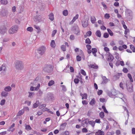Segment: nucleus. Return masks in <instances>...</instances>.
Instances as JSON below:
<instances>
[{"instance_id":"obj_1","label":"nucleus","mask_w":135,"mask_h":135,"mask_svg":"<svg viewBox=\"0 0 135 135\" xmlns=\"http://www.w3.org/2000/svg\"><path fill=\"white\" fill-rule=\"evenodd\" d=\"M18 30V27L17 25L13 26L9 29L8 32L10 34H13L16 33Z\"/></svg>"},{"instance_id":"obj_2","label":"nucleus","mask_w":135,"mask_h":135,"mask_svg":"<svg viewBox=\"0 0 135 135\" xmlns=\"http://www.w3.org/2000/svg\"><path fill=\"white\" fill-rule=\"evenodd\" d=\"M108 95L110 97L112 98H115L116 97L117 93L116 90L113 89L110 91H108L107 92Z\"/></svg>"},{"instance_id":"obj_3","label":"nucleus","mask_w":135,"mask_h":135,"mask_svg":"<svg viewBox=\"0 0 135 135\" xmlns=\"http://www.w3.org/2000/svg\"><path fill=\"white\" fill-rule=\"evenodd\" d=\"M15 65L16 68L19 70H21L23 68V65L21 61H16L15 63Z\"/></svg>"},{"instance_id":"obj_4","label":"nucleus","mask_w":135,"mask_h":135,"mask_svg":"<svg viewBox=\"0 0 135 135\" xmlns=\"http://www.w3.org/2000/svg\"><path fill=\"white\" fill-rule=\"evenodd\" d=\"M46 51V47L44 46H42L37 50L38 53L41 55L44 54Z\"/></svg>"},{"instance_id":"obj_5","label":"nucleus","mask_w":135,"mask_h":135,"mask_svg":"<svg viewBox=\"0 0 135 135\" xmlns=\"http://www.w3.org/2000/svg\"><path fill=\"white\" fill-rule=\"evenodd\" d=\"M80 53L79 55H79H77L76 57V60L78 61H80L81 60V58L83 60H85V56L83 51L81 50H80Z\"/></svg>"},{"instance_id":"obj_6","label":"nucleus","mask_w":135,"mask_h":135,"mask_svg":"<svg viewBox=\"0 0 135 135\" xmlns=\"http://www.w3.org/2000/svg\"><path fill=\"white\" fill-rule=\"evenodd\" d=\"M88 19L85 17L81 21L82 26L84 28L87 27L88 26Z\"/></svg>"},{"instance_id":"obj_7","label":"nucleus","mask_w":135,"mask_h":135,"mask_svg":"<svg viewBox=\"0 0 135 135\" xmlns=\"http://www.w3.org/2000/svg\"><path fill=\"white\" fill-rule=\"evenodd\" d=\"M72 30L76 34H78L80 31L79 27L77 25L74 26L72 28Z\"/></svg>"},{"instance_id":"obj_8","label":"nucleus","mask_w":135,"mask_h":135,"mask_svg":"<svg viewBox=\"0 0 135 135\" xmlns=\"http://www.w3.org/2000/svg\"><path fill=\"white\" fill-rule=\"evenodd\" d=\"M7 29L6 27L3 26L0 27V33L2 35H4L6 32Z\"/></svg>"},{"instance_id":"obj_9","label":"nucleus","mask_w":135,"mask_h":135,"mask_svg":"<svg viewBox=\"0 0 135 135\" xmlns=\"http://www.w3.org/2000/svg\"><path fill=\"white\" fill-rule=\"evenodd\" d=\"M102 80L101 83L102 84H106L110 81V79H109L107 78L105 76H102Z\"/></svg>"},{"instance_id":"obj_10","label":"nucleus","mask_w":135,"mask_h":135,"mask_svg":"<svg viewBox=\"0 0 135 135\" xmlns=\"http://www.w3.org/2000/svg\"><path fill=\"white\" fill-rule=\"evenodd\" d=\"M127 89L129 92H132L133 91V87L132 84L130 83L129 85H128L126 84Z\"/></svg>"},{"instance_id":"obj_11","label":"nucleus","mask_w":135,"mask_h":135,"mask_svg":"<svg viewBox=\"0 0 135 135\" xmlns=\"http://www.w3.org/2000/svg\"><path fill=\"white\" fill-rule=\"evenodd\" d=\"M40 86V84H38L36 87L31 86L30 87V90L31 91H33L34 90L37 91L39 89Z\"/></svg>"},{"instance_id":"obj_12","label":"nucleus","mask_w":135,"mask_h":135,"mask_svg":"<svg viewBox=\"0 0 135 135\" xmlns=\"http://www.w3.org/2000/svg\"><path fill=\"white\" fill-rule=\"evenodd\" d=\"M15 124L13 123L7 129V131L8 132L11 131L12 132H13L15 130V128H13L15 127Z\"/></svg>"},{"instance_id":"obj_13","label":"nucleus","mask_w":135,"mask_h":135,"mask_svg":"<svg viewBox=\"0 0 135 135\" xmlns=\"http://www.w3.org/2000/svg\"><path fill=\"white\" fill-rule=\"evenodd\" d=\"M114 59L113 56L110 54L108 53L107 57V60L108 61H111Z\"/></svg>"},{"instance_id":"obj_14","label":"nucleus","mask_w":135,"mask_h":135,"mask_svg":"<svg viewBox=\"0 0 135 135\" xmlns=\"http://www.w3.org/2000/svg\"><path fill=\"white\" fill-rule=\"evenodd\" d=\"M4 90L6 91L9 92L11 90L12 88L10 86H7L5 87Z\"/></svg>"},{"instance_id":"obj_15","label":"nucleus","mask_w":135,"mask_h":135,"mask_svg":"<svg viewBox=\"0 0 135 135\" xmlns=\"http://www.w3.org/2000/svg\"><path fill=\"white\" fill-rule=\"evenodd\" d=\"M49 19L51 21H53L54 19V15L53 13H50L49 15Z\"/></svg>"},{"instance_id":"obj_16","label":"nucleus","mask_w":135,"mask_h":135,"mask_svg":"<svg viewBox=\"0 0 135 135\" xmlns=\"http://www.w3.org/2000/svg\"><path fill=\"white\" fill-rule=\"evenodd\" d=\"M104 133L103 131H101L100 130H99L95 133L96 135H104Z\"/></svg>"},{"instance_id":"obj_17","label":"nucleus","mask_w":135,"mask_h":135,"mask_svg":"<svg viewBox=\"0 0 135 135\" xmlns=\"http://www.w3.org/2000/svg\"><path fill=\"white\" fill-rule=\"evenodd\" d=\"M8 95V93L7 91H3L2 92L1 95L2 97H7Z\"/></svg>"},{"instance_id":"obj_18","label":"nucleus","mask_w":135,"mask_h":135,"mask_svg":"<svg viewBox=\"0 0 135 135\" xmlns=\"http://www.w3.org/2000/svg\"><path fill=\"white\" fill-rule=\"evenodd\" d=\"M124 95L122 94H119V97L121 98L122 100L124 102H125L126 101V99L124 97Z\"/></svg>"},{"instance_id":"obj_19","label":"nucleus","mask_w":135,"mask_h":135,"mask_svg":"<svg viewBox=\"0 0 135 135\" xmlns=\"http://www.w3.org/2000/svg\"><path fill=\"white\" fill-rule=\"evenodd\" d=\"M89 66L91 68L94 69H97L98 68V66L96 64H91L89 65Z\"/></svg>"},{"instance_id":"obj_20","label":"nucleus","mask_w":135,"mask_h":135,"mask_svg":"<svg viewBox=\"0 0 135 135\" xmlns=\"http://www.w3.org/2000/svg\"><path fill=\"white\" fill-rule=\"evenodd\" d=\"M6 70V65L5 64H3L1 66H0V71L2 70L5 71Z\"/></svg>"},{"instance_id":"obj_21","label":"nucleus","mask_w":135,"mask_h":135,"mask_svg":"<svg viewBox=\"0 0 135 135\" xmlns=\"http://www.w3.org/2000/svg\"><path fill=\"white\" fill-rule=\"evenodd\" d=\"M92 52L94 56H97V55L96 53L97 52V49L95 48H92Z\"/></svg>"},{"instance_id":"obj_22","label":"nucleus","mask_w":135,"mask_h":135,"mask_svg":"<svg viewBox=\"0 0 135 135\" xmlns=\"http://www.w3.org/2000/svg\"><path fill=\"white\" fill-rule=\"evenodd\" d=\"M115 58L118 60H119L120 59V60H121V59L120 58V56L119 55V54L117 52H115Z\"/></svg>"},{"instance_id":"obj_23","label":"nucleus","mask_w":135,"mask_h":135,"mask_svg":"<svg viewBox=\"0 0 135 135\" xmlns=\"http://www.w3.org/2000/svg\"><path fill=\"white\" fill-rule=\"evenodd\" d=\"M46 68L49 70H52L53 68V66L50 65H46Z\"/></svg>"},{"instance_id":"obj_24","label":"nucleus","mask_w":135,"mask_h":135,"mask_svg":"<svg viewBox=\"0 0 135 135\" xmlns=\"http://www.w3.org/2000/svg\"><path fill=\"white\" fill-rule=\"evenodd\" d=\"M96 21V19L94 16H93L91 17V21L92 23H94Z\"/></svg>"},{"instance_id":"obj_25","label":"nucleus","mask_w":135,"mask_h":135,"mask_svg":"<svg viewBox=\"0 0 135 135\" xmlns=\"http://www.w3.org/2000/svg\"><path fill=\"white\" fill-rule=\"evenodd\" d=\"M50 46L52 48H54L55 46V43L54 40H51L50 43Z\"/></svg>"},{"instance_id":"obj_26","label":"nucleus","mask_w":135,"mask_h":135,"mask_svg":"<svg viewBox=\"0 0 135 135\" xmlns=\"http://www.w3.org/2000/svg\"><path fill=\"white\" fill-rule=\"evenodd\" d=\"M25 129L29 131L31 130L32 129L31 126L29 125L25 124Z\"/></svg>"},{"instance_id":"obj_27","label":"nucleus","mask_w":135,"mask_h":135,"mask_svg":"<svg viewBox=\"0 0 135 135\" xmlns=\"http://www.w3.org/2000/svg\"><path fill=\"white\" fill-rule=\"evenodd\" d=\"M78 17L79 15L78 14H76L75 16L73 17V19L71 21V22L73 23L74 22L75 20L78 18Z\"/></svg>"},{"instance_id":"obj_28","label":"nucleus","mask_w":135,"mask_h":135,"mask_svg":"<svg viewBox=\"0 0 135 135\" xmlns=\"http://www.w3.org/2000/svg\"><path fill=\"white\" fill-rule=\"evenodd\" d=\"M50 95V94L49 93H48L45 95L44 98L45 100H46L47 99H49Z\"/></svg>"},{"instance_id":"obj_29","label":"nucleus","mask_w":135,"mask_h":135,"mask_svg":"<svg viewBox=\"0 0 135 135\" xmlns=\"http://www.w3.org/2000/svg\"><path fill=\"white\" fill-rule=\"evenodd\" d=\"M96 35L98 37H100L101 36V33L99 30H97L95 33Z\"/></svg>"},{"instance_id":"obj_30","label":"nucleus","mask_w":135,"mask_h":135,"mask_svg":"<svg viewBox=\"0 0 135 135\" xmlns=\"http://www.w3.org/2000/svg\"><path fill=\"white\" fill-rule=\"evenodd\" d=\"M80 95L82 97V99H86L87 97V95L86 93H84L83 94H81Z\"/></svg>"},{"instance_id":"obj_31","label":"nucleus","mask_w":135,"mask_h":135,"mask_svg":"<svg viewBox=\"0 0 135 135\" xmlns=\"http://www.w3.org/2000/svg\"><path fill=\"white\" fill-rule=\"evenodd\" d=\"M68 11L66 9L64 10L62 12L63 15L65 16H67L68 15Z\"/></svg>"},{"instance_id":"obj_32","label":"nucleus","mask_w":135,"mask_h":135,"mask_svg":"<svg viewBox=\"0 0 135 135\" xmlns=\"http://www.w3.org/2000/svg\"><path fill=\"white\" fill-rule=\"evenodd\" d=\"M39 104V102L38 101H36L33 104V108L37 107Z\"/></svg>"},{"instance_id":"obj_33","label":"nucleus","mask_w":135,"mask_h":135,"mask_svg":"<svg viewBox=\"0 0 135 135\" xmlns=\"http://www.w3.org/2000/svg\"><path fill=\"white\" fill-rule=\"evenodd\" d=\"M95 102L94 98H93L90 102V104L92 105H93L95 104Z\"/></svg>"},{"instance_id":"obj_34","label":"nucleus","mask_w":135,"mask_h":135,"mask_svg":"<svg viewBox=\"0 0 135 135\" xmlns=\"http://www.w3.org/2000/svg\"><path fill=\"white\" fill-rule=\"evenodd\" d=\"M28 93L29 95L28 97L30 98H32L35 94L34 93L32 92H29Z\"/></svg>"},{"instance_id":"obj_35","label":"nucleus","mask_w":135,"mask_h":135,"mask_svg":"<svg viewBox=\"0 0 135 135\" xmlns=\"http://www.w3.org/2000/svg\"><path fill=\"white\" fill-rule=\"evenodd\" d=\"M54 81L52 80L50 81L48 83V85L49 86H51L53 85L54 84Z\"/></svg>"},{"instance_id":"obj_36","label":"nucleus","mask_w":135,"mask_h":135,"mask_svg":"<svg viewBox=\"0 0 135 135\" xmlns=\"http://www.w3.org/2000/svg\"><path fill=\"white\" fill-rule=\"evenodd\" d=\"M1 3L3 4H6L8 3L7 0H1Z\"/></svg>"},{"instance_id":"obj_37","label":"nucleus","mask_w":135,"mask_h":135,"mask_svg":"<svg viewBox=\"0 0 135 135\" xmlns=\"http://www.w3.org/2000/svg\"><path fill=\"white\" fill-rule=\"evenodd\" d=\"M61 50L64 51H66V46L65 45H61Z\"/></svg>"},{"instance_id":"obj_38","label":"nucleus","mask_w":135,"mask_h":135,"mask_svg":"<svg viewBox=\"0 0 135 135\" xmlns=\"http://www.w3.org/2000/svg\"><path fill=\"white\" fill-rule=\"evenodd\" d=\"M35 28L37 30V33H39L41 31L40 29L39 26L36 25H34Z\"/></svg>"},{"instance_id":"obj_39","label":"nucleus","mask_w":135,"mask_h":135,"mask_svg":"<svg viewBox=\"0 0 135 135\" xmlns=\"http://www.w3.org/2000/svg\"><path fill=\"white\" fill-rule=\"evenodd\" d=\"M27 30L30 32H32L33 30V29L32 27H28L27 29Z\"/></svg>"},{"instance_id":"obj_40","label":"nucleus","mask_w":135,"mask_h":135,"mask_svg":"<svg viewBox=\"0 0 135 135\" xmlns=\"http://www.w3.org/2000/svg\"><path fill=\"white\" fill-rule=\"evenodd\" d=\"M107 30L108 33L110 36H113V33L110 29L108 28Z\"/></svg>"},{"instance_id":"obj_41","label":"nucleus","mask_w":135,"mask_h":135,"mask_svg":"<svg viewBox=\"0 0 135 135\" xmlns=\"http://www.w3.org/2000/svg\"><path fill=\"white\" fill-rule=\"evenodd\" d=\"M89 123L93 127H94L95 125V123L93 120H91L89 121Z\"/></svg>"},{"instance_id":"obj_42","label":"nucleus","mask_w":135,"mask_h":135,"mask_svg":"<svg viewBox=\"0 0 135 135\" xmlns=\"http://www.w3.org/2000/svg\"><path fill=\"white\" fill-rule=\"evenodd\" d=\"M128 76L131 82H133V80L131 74H128Z\"/></svg>"},{"instance_id":"obj_43","label":"nucleus","mask_w":135,"mask_h":135,"mask_svg":"<svg viewBox=\"0 0 135 135\" xmlns=\"http://www.w3.org/2000/svg\"><path fill=\"white\" fill-rule=\"evenodd\" d=\"M37 83V81L36 80H35L32 82L31 83V84L32 86H36Z\"/></svg>"},{"instance_id":"obj_44","label":"nucleus","mask_w":135,"mask_h":135,"mask_svg":"<svg viewBox=\"0 0 135 135\" xmlns=\"http://www.w3.org/2000/svg\"><path fill=\"white\" fill-rule=\"evenodd\" d=\"M125 85V84H123L121 82L120 83L119 86L122 89H124V86Z\"/></svg>"},{"instance_id":"obj_45","label":"nucleus","mask_w":135,"mask_h":135,"mask_svg":"<svg viewBox=\"0 0 135 135\" xmlns=\"http://www.w3.org/2000/svg\"><path fill=\"white\" fill-rule=\"evenodd\" d=\"M6 100L4 99H2L1 100L0 102V105H3L5 103Z\"/></svg>"},{"instance_id":"obj_46","label":"nucleus","mask_w":135,"mask_h":135,"mask_svg":"<svg viewBox=\"0 0 135 135\" xmlns=\"http://www.w3.org/2000/svg\"><path fill=\"white\" fill-rule=\"evenodd\" d=\"M100 116L101 118H103L104 116V113L103 112H102L99 113Z\"/></svg>"},{"instance_id":"obj_47","label":"nucleus","mask_w":135,"mask_h":135,"mask_svg":"<svg viewBox=\"0 0 135 135\" xmlns=\"http://www.w3.org/2000/svg\"><path fill=\"white\" fill-rule=\"evenodd\" d=\"M130 48L132 50L133 52H135V48L134 47L133 45H130Z\"/></svg>"},{"instance_id":"obj_48","label":"nucleus","mask_w":135,"mask_h":135,"mask_svg":"<svg viewBox=\"0 0 135 135\" xmlns=\"http://www.w3.org/2000/svg\"><path fill=\"white\" fill-rule=\"evenodd\" d=\"M85 43L86 44H90L91 43V41L89 38H87L85 40Z\"/></svg>"},{"instance_id":"obj_49","label":"nucleus","mask_w":135,"mask_h":135,"mask_svg":"<svg viewBox=\"0 0 135 135\" xmlns=\"http://www.w3.org/2000/svg\"><path fill=\"white\" fill-rule=\"evenodd\" d=\"M62 88V90L64 91H66V89L65 85H62L60 86Z\"/></svg>"},{"instance_id":"obj_50","label":"nucleus","mask_w":135,"mask_h":135,"mask_svg":"<svg viewBox=\"0 0 135 135\" xmlns=\"http://www.w3.org/2000/svg\"><path fill=\"white\" fill-rule=\"evenodd\" d=\"M46 106L45 104H43L39 105L38 108L40 109H41L43 107H45Z\"/></svg>"},{"instance_id":"obj_51","label":"nucleus","mask_w":135,"mask_h":135,"mask_svg":"<svg viewBox=\"0 0 135 135\" xmlns=\"http://www.w3.org/2000/svg\"><path fill=\"white\" fill-rule=\"evenodd\" d=\"M24 113V111L23 110H21L18 113V114L19 115H21L23 114Z\"/></svg>"},{"instance_id":"obj_52","label":"nucleus","mask_w":135,"mask_h":135,"mask_svg":"<svg viewBox=\"0 0 135 135\" xmlns=\"http://www.w3.org/2000/svg\"><path fill=\"white\" fill-rule=\"evenodd\" d=\"M104 17L106 19H108L110 17L108 13H106L104 16Z\"/></svg>"},{"instance_id":"obj_53","label":"nucleus","mask_w":135,"mask_h":135,"mask_svg":"<svg viewBox=\"0 0 135 135\" xmlns=\"http://www.w3.org/2000/svg\"><path fill=\"white\" fill-rule=\"evenodd\" d=\"M89 120L88 119H86L84 120L83 121V122L85 124H87L89 123Z\"/></svg>"},{"instance_id":"obj_54","label":"nucleus","mask_w":135,"mask_h":135,"mask_svg":"<svg viewBox=\"0 0 135 135\" xmlns=\"http://www.w3.org/2000/svg\"><path fill=\"white\" fill-rule=\"evenodd\" d=\"M57 32V30H55L53 31L52 32V36L53 37L55 35Z\"/></svg>"},{"instance_id":"obj_55","label":"nucleus","mask_w":135,"mask_h":135,"mask_svg":"<svg viewBox=\"0 0 135 135\" xmlns=\"http://www.w3.org/2000/svg\"><path fill=\"white\" fill-rule=\"evenodd\" d=\"M80 72L83 75L85 76L86 75V73L85 71L83 69L80 70Z\"/></svg>"},{"instance_id":"obj_56","label":"nucleus","mask_w":135,"mask_h":135,"mask_svg":"<svg viewBox=\"0 0 135 135\" xmlns=\"http://www.w3.org/2000/svg\"><path fill=\"white\" fill-rule=\"evenodd\" d=\"M91 32L90 31H89L87 32L86 33V34L87 36H90L91 35Z\"/></svg>"},{"instance_id":"obj_57","label":"nucleus","mask_w":135,"mask_h":135,"mask_svg":"<svg viewBox=\"0 0 135 135\" xmlns=\"http://www.w3.org/2000/svg\"><path fill=\"white\" fill-rule=\"evenodd\" d=\"M42 111L45 112L46 111H48L49 110V109L48 108H44L41 110Z\"/></svg>"},{"instance_id":"obj_58","label":"nucleus","mask_w":135,"mask_h":135,"mask_svg":"<svg viewBox=\"0 0 135 135\" xmlns=\"http://www.w3.org/2000/svg\"><path fill=\"white\" fill-rule=\"evenodd\" d=\"M82 132L83 133H86L88 132V130L86 128H84L82 129Z\"/></svg>"},{"instance_id":"obj_59","label":"nucleus","mask_w":135,"mask_h":135,"mask_svg":"<svg viewBox=\"0 0 135 135\" xmlns=\"http://www.w3.org/2000/svg\"><path fill=\"white\" fill-rule=\"evenodd\" d=\"M100 101L102 103H104L106 101L105 99L104 98H100Z\"/></svg>"},{"instance_id":"obj_60","label":"nucleus","mask_w":135,"mask_h":135,"mask_svg":"<svg viewBox=\"0 0 135 135\" xmlns=\"http://www.w3.org/2000/svg\"><path fill=\"white\" fill-rule=\"evenodd\" d=\"M101 4L103 7H104V9H106L107 8V7L106 5L104 3V2H102Z\"/></svg>"},{"instance_id":"obj_61","label":"nucleus","mask_w":135,"mask_h":135,"mask_svg":"<svg viewBox=\"0 0 135 135\" xmlns=\"http://www.w3.org/2000/svg\"><path fill=\"white\" fill-rule=\"evenodd\" d=\"M23 109L24 110L26 111L27 112L29 111V108L28 107H25L23 108Z\"/></svg>"},{"instance_id":"obj_62","label":"nucleus","mask_w":135,"mask_h":135,"mask_svg":"<svg viewBox=\"0 0 135 135\" xmlns=\"http://www.w3.org/2000/svg\"><path fill=\"white\" fill-rule=\"evenodd\" d=\"M1 12L2 15L3 16L6 15V14L5 12V10H2L1 11Z\"/></svg>"},{"instance_id":"obj_63","label":"nucleus","mask_w":135,"mask_h":135,"mask_svg":"<svg viewBox=\"0 0 135 135\" xmlns=\"http://www.w3.org/2000/svg\"><path fill=\"white\" fill-rule=\"evenodd\" d=\"M119 74H117L116 75L114 76V78H115V79H119Z\"/></svg>"},{"instance_id":"obj_64","label":"nucleus","mask_w":135,"mask_h":135,"mask_svg":"<svg viewBox=\"0 0 135 135\" xmlns=\"http://www.w3.org/2000/svg\"><path fill=\"white\" fill-rule=\"evenodd\" d=\"M109 36V35L107 33H105L104 34V37L105 38H107Z\"/></svg>"}]
</instances>
